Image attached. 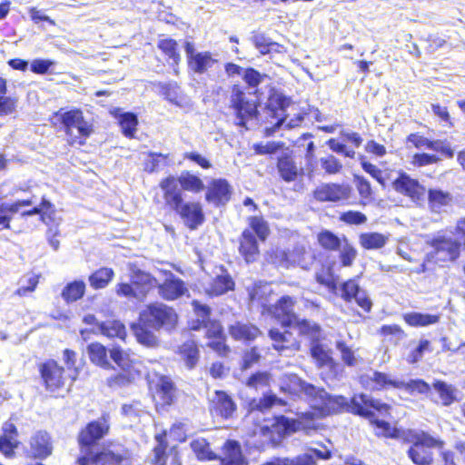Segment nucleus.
I'll return each instance as SVG.
<instances>
[{
	"label": "nucleus",
	"instance_id": "obj_1",
	"mask_svg": "<svg viewBox=\"0 0 465 465\" xmlns=\"http://www.w3.org/2000/svg\"><path fill=\"white\" fill-rule=\"evenodd\" d=\"M280 389L291 395H304L311 406L322 416L337 412L347 405L346 398L331 396L323 389L306 383L296 374H283L280 379Z\"/></svg>",
	"mask_w": 465,
	"mask_h": 465
},
{
	"label": "nucleus",
	"instance_id": "obj_2",
	"mask_svg": "<svg viewBox=\"0 0 465 465\" xmlns=\"http://www.w3.org/2000/svg\"><path fill=\"white\" fill-rule=\"evenodd\" d=\"M430 259L437 262H453L460 256V246H465V218L460 219L454 232L450 231L432 239Z\"/></svg>",
	"mask_w": 465,
	"mask_h": 465
},
{
	"label": "nucleus",
	"instance_id": "obj_3",
	"mask_svg": "<svg viewBox=\"0 0 465 465\" xmlns=\"http://www.w3.org/2000/svg\"><path fill=\"white\" fill-rule=\"evenodd\" d=\"M349 408L351 412L370 419L376 425L378 430L376 431L377 435L385 437L395 436V429L389 422L376 419L374 413L377 411L380 415L388 414L391 408L390 405L382 403L378 400H373L368 395L360 394L351 398Z\"/></svg>",
	"mask_w": 465,
	"mask_h": 465
},
{
	"label": "nucleus",
	"instance_id": "obj_4",
	"mask_svg": "<svg viewBox=\"0 0 465 465\" xmlns=\"http://www.w3.org/2000/svg\"><path fill=\"white\" fill-rule=\"evenodd\" d=\"M407 440L411 444L407 451L408 457L416 465H431L433 453L430 449H441L445 444L424 431H410Z\"/></svg>",
	"mask_w": 465,
	"mask_h": 465
},
{
	"label": "nucleus",
	"instance_id": "obj_5",
	"mask_svg": "<svg viewBox=\"0 0 465 465\" xmlns=\"http://www.w3.org/2000/svg\"><path fill=\"white\" fill-rule=\"evenodd\" d=\"M139 316L141 322L153 331L161 329L171 331L176 326L178 321V315L174 309L163 302L148 304Z\"/></svg>",
	"mask_w": 465,
	"mask_h": 465
},
{
	"label": "nucleus",
	"instance_id": "obj_6",
	"mask_svg": "<svg viewBox=\"0 0 465 465\" xmlns=\"http://www.w3.org/2000/svg\"><path fill=\"white\" fill-rule=\"evenodd\" d=\"M61 121L70 144H84L85 140L93 132L92 124L84 120L80 110H71L61 114Z\"/></svg>",
	"mask_w": 465,
	"mask_h": 465
},
{
	"label": "nucleus",
	"instance_id": "obj_7",
	"mask_svg": "<svg viewBox=\"0 0 465 465\" xmlns=\"http://www.w3.org/2000/svg\"><path fill=\"white\" fill-rule=\"evenodd\" d=\"M311 356L314 360L316 366L322 370L323 374L326 371V378L333 380L338 378L342 368L340 363L336 362L332 358L331 350L325 344L318 341H313L311 344Z\"/></svg>",
	"mask_w": 465,
	"mask_h": 465
},
{
	"label": "nucleus",
	"instance_id": "obj_8",
	"mask_svg": "<svg viewBox=\"0 0 465 465\" xmlns=\"http://www.w3.org/2000/svg\"><path fill=\"white\" fill-rule=\"evenodd\" d=\"M39 371L45 389L53 392L64 386L67 377L72 380L75 379L74 374L68 372L66 374V371L54 360L41 363Z\"/></svg>",
	"mask_w": 465,
	"mask_h": 465
},
{
	"label": "nucleus",
	"instance_id": "obj_9",
	"mask_svg": "<svg viewBox=\"0 0 465 465\" xmlns=\"http://www.w3.org/2000/svg\"><path fill=\"white\" fill-rule=\"evenodd\" d=\"M110 430L108 418L105 416L89 422L84 429L81 430L78 436V441L84 453L89 452V449L99 440L106 436Z\"/></svg>",
	"mask_w": 465,
	"mask_h": 465
},
{
	"label": "nucleus",
	"instance_id": "obj_10",
	"mask_svg": "<svg viewBox=\"0 0 465 465\" xmlns=\"http://www.w3.org/2000/svg\"><path fill=\"white\" fill-rule=\"evenodd\" d=\"M312 415V413H303L302 417L298 420L289 419L284 416L276 417L272 427L282 435L300 430H303L306 434H309L312 430H316Z\"/></svg>",
	"mask_w": 465,
	"mask_h": 465
},
{
	"label": "nucleus",
	"instance_id": "obj_11",
	"mask_svg": "<svg viewBox=\"0 0 465 465\" xmlns=\"http://www.w3.org/2000/svg\"><path fill=\"white\" fill-rule=\"evenodd\" d=\"M159 296L165 301H175L188 295L186 283L171 272H164V279L157 284Z\"/></svg>",
	"mask_w": 465,
	"mask_h": 465
},
{
	"label": "nucleus",
	"instance_id": "obj_12",
	"mask_svg": "<svg viewBox=\"0 0 465 465\" xmlns=\"http://www.w3.org/2000/svg\"><path fill=\"white\" fill-rule=\"evenodd\" d=\"M193 306L197 316V320L196 322H192L191 328L193 330H200L201 328L205 329L206 335L211 341L223 336L221 324L216 322L210 321V308L206 305L201 304L197 301L193 302Z\"/></svg>",
	"mask_w": 465,
	"mask_h": 465
},
{
	"label": "nucleus",
	"instance_id": "obj_13",
	"mask_svg": "<svg viewBox=\"0 0 465 465\" xmlns=\"http://www.w3.org/2000/svg\"><path fill=\"white\" fill-rule=\"evenodd\" d=\"M313 195L320 202H340L350 197L351 187L345 183H322L314 190Z\"/></svg>",
	"mask_w": 465,
	"mask_h": 465
},
{
	"label": "nucleus",
	"instance_id": "obj_14",
	"mask_svg": "<svg viewBox=\"0 0 465 465\" xmlns=\"http://www.w3.org/2000/svg\"><path fill=\"white\" fill-rule=\"evenodd\" d=\"M111 359L120 367L126 374H121L114 378V383L124 385L134 379L135 371L134 370V361L128 351L122 350L120 347H114L110 351Z\"/></svg>",
	"mask_w": 465,
	"mask_h": 465
},
{
	"label": "nucleus",
	"instance_id": "obj_15",
	"mask_svg": "<svg viewBox=\"0 0 465 465\" xmlns=\"http://www.w3.org/2000/svg\"><path fill=\"white\" fill-rule=\"evenodd\" d=\"M209 408L213 415L223 419H231L236 411V403L225 391H215L210 397Z\"/></svg>",
	"mask_w": 465,
	"mask_h": 465
},
{
	"label": "nucleus",
	"instance_id": "obj_16",
	"mask_svg": "<svg viewBox=\"0 0 465 465\" xmlns=\"http://www.w3.org/2000/svg\"><path fill=\"white\" fill-rule=\"evenodd\" d=\"M269 336L272 341L273 348L282 355L292 356L300 350L299 341L289 331H280L277 329H272Z\"/></svg>",
	"mask_w": 465,
	"mask_h": 465
},
{
	"label": "nucleus",
	"instance_id": "obj_17",
	"mask_svg": "<svg viewBox=\"0 0 465 465\" xmlns=\"http://www.w3.org/2000/svg\"><path fill=\"white\" fill-rule=\"evenodd\" d=\"M294 303L292 298L283 296L270 309V312L282 326L291 327L297 318L293 312Z\"/></svg>",
	"mask_w": 465,
	"mask_h": 465
},
{
	"label": "nucleus",
	"instance_id": "obj_18",
	"mask_svg": "<svg viewBox=\"0 0 465 465\" xmlns=\"http://www.w3.org/2000/svg\"><path fill=\"white\" fill-rule=\"evenodd\" d=\"M392 185L396 192L410 197L413 202L423 199L426 192L425 188L417 180L404 173L401 174Z\"/></svg>",
	"mask_w": 465,
	"mask_h": 465
},
{
	"label": "nucleus",
	"instance_id": "obj_19",
	"mask_svg": "<svg viewBox=\"0 0 465 465\" xmlns=\"http://www.w3.org/2000/svg\"><path fill=\"white\" fill-rule=\"evenodd\" d=\"M361 383L371 390H384L390 387L396 388L403 385L402 381L392 379L391 375L373 371L371 373L364 374L361 377Z\"/></svg>",
	"mask_w": 465,
	"mask_h": 465
},
{
	"label": "nucleus",
	"instance_id": "obj_20",
	"mask_svg": "<svg viewBox=\"0 0 465 465\" xmlns=\"http://www.w3.org/2000/svg\"><path fill=\"white\" fill-rule=\"evenodd\" d=\"M15 416L12 415L2 426L3 434L0 436V452L5 456H11L15 449L18 447V430L14 423Z\"/></svg>",
	"mask_w": 465,
	"mask_h": 465
},
{
	"label": "nucleus",
	"instance_id": "obj_21",
	"mask_svg": "<svg viewBox=\"0 0 465 465\" xmlns=\"http://www.w3.org/2000/svg\"><path fill=\"white\" fill-rule=\"evenodd\" d=\"M98 465H122L130 459L129 451L122 445H113L94 456Z\"/></svg>",
	"mask_w": 465,
	"mask_h": 465
},
{
	"label": "nucleus",
	"instance_id": "obj_22",
	"mask_svg": "<svg viewBox=\"0 0 465 465\" xmlns=\"http://www.w3.org/2000/svg\"><path fill=\"white\" fill-rule=\"evenodd\" d=\"M232 104L237 112L239 125H244L245 120L256 115L257 109L254 103L245 101L244 94L239 89H233L232 95Z\"/></svg>",
	"mask_w": 465,
	"mask_h": 465
},
{
	"label": "nucleus",
	"instance_id": "obj_23",
	"mask_svg": "<svg viewBox=\"0 0 465 465\" xmlns=\"http://www.w3.org/2000/svg\"><path fill=\"white\" fill-rule=\"evenodd\" d=\"M180 186L179 182L174 176H168L160 183L166 204L174 211L183 203Z\"/></svg>",
	"mask_w": 465,
	"mask_h": 465
},
{
	"label": "nucleus",
	"instance_id": "obj_24",
	"mask_svg": "<svg viewBox=\"0 0 465 465\" xmlns=\"http://www.w3.org/2000/svg\"><path fill=\"white\" fill-rule=\"evenodd\" d=\"M231 186L224 179L213 180L206 193V200L215 205L224 204L231 197Z\"/></svg>",
	"mask_w": 465,
	"mask_h": 465
},
{
	"label": "nucleus",
	"instance_id": "obj_25",
	"mask_svg": "<svg viewBox=\"0 0 465 465\" xmlns=\"http://www.w3.org/2000/svg\"><path fill=\"white\" fill-rule=\"evenodd\" d=\"M53 444L46 431L39 430L30 439V451L35 458L45 459L51 455Z\"/></svg>",
	"mask_w": 465,
	"mask_h": 465
},
{
	"label": "nucleus",
	"instance_id": "obj_26",
	"mask_svg": "<svg viewBox=\"0 0 465 465\" xmlns=\"http://www.w3.org/2000/svg\"><path fill=\"white\" fill-rule=\"evenodd\" d=\"M220 459L222 465H248L242 453L241 445L236 440H229L223 444Z\"/></svg>",
	"mask_w": 465,
	"mask_h": 465
},
{
	"label": "nucleus",
	"instance_id": "obj_27",
	"mask_svg": "<svg viewBox=\"0 0 465 465\" xmlns=\"http://www.w3.org/2000/svg\"><path fill=\"white\" fill-rule=\"evenodd\" d=\"M175 211L184 219L185 223L191 229L197 228L203 222L204 217L199 203H185L181 204Z\"/></svg>",
	"mask_w": 465,
	"mask_h": 465
},
{
	"label": "nucleus",
	"instance_id": "obj_28",
	"mask_svg": "<svg viewBox=\"0 0 465 465\" xmlns=\"http://www.w3.org/2000/svg\"><path fill=\"white\" fill-rule=\"evenodd\" d=\"M131 282L139 290L144 292V298L154 287H157L158 281L148 272H145L134 265L130 266Z\"/></svg>",
	"mask_w": 465,
	"mask_h": 465
},
{
	"label": "nucleus",
	"instance_id": "obj_29",
	"mask_svg": "<svg viewBox=\"0 0 465 465\" xmlns=\"http://www.w3.org/2000/svg\"><path fill=\"white\" fill-rule=\"evenodd\" d=\"M239 251L247 262L255 261L259 256L257 241L251 231L242 232Z\"/></svg>",
	"mask_w": 465,
	"mask_h": 465
},
{
	"label": "nucleus",
	"instance_id": "obj_30",
	"mask_svg": "<svg viewBox=\"0 0 465 465\" xmlns=\"http://www.w3.org/2000/svg\"><path fill=\"white\" fill-rule=\"evenodd\" d=\"M303 256L304 252L301 249H297L292 252L284 250H276L273 262L283 268H288L292 265L304 267Z\"/></svg>",
	"mask_w": 465,
	"mask_h": 465
},
{
	"label": "nucleus",
	"instance_id": "obj_31",
	"mask_svg": "<svg viewBox=\"0 0 465 465\" xmlns=\"http://www.w3.org/2000/svg\"><path fill=\"white\" fill-rule=\"evenodd\" d=\"M331 458V452L327 450H320L311 449L307 452L299 455L293 459L289 458L288 465H316L317 460H328Z\"/></svg>",
	"mask_w": 465,
	"mask_h": 465
},
{
	"label": "nucleus",
	"instance_id": "obj_32",
	"mask_svg": "<svg viewBox=\"0 0 465 465\" xmlns=\"http://www.w3.org/2000/svg\"><path fill=\"white\" fill-rule=\"evenodd\" d=\"M428 198L430 208L435 213H440L444 207L450 205L453 201L450 193L440 189L429 190Z\"/></svg>",
	"mask_w": 465,
	"mask_h": 465
},
{
	"label": "nucleus",
	"instance_id": "obj_33",
	"mask_svg": "<svg viewBox=\"0 0 465 465\" xmlns=\"http://www.w3.org/2000/svg\"><path fill=\"white\" fill-rule=\"evenodd\" d=\"M131 329L137 340V341L147 347H153L157 344V337L147 325L143 324L141 321L134 323Z\"/></svg>",
	"mask_w": 465,
	"mask_h": 465
},
{
	"label": "nucleus",
	"instance_id": "obj_34",
	"mask_svg": "<svg viewBox=\"0 0 465 465\" xmlns=\"http://www.w3.org/2000/svg\"><path fill=\"white\" fill-rule=\"evenodd\" d=\"M230 334L235 340L252 341L260 334V331L254 325L236 322L230 327Z\"/></svg>",
	"mask_w": 465,
	"mask_h": 465
},
{
	"label": "nucleus",
	"instance_id": "obj_35",
	"mask_svg": "<svg viewBox=\"0 0 465 465\" xmlns=\"http://www.w3.org/2000/svg\"><path fill=\"white\" fill-rule=\"evenodd\" d=\"M335 348L340 352L341 359L346 366L355 367L361 363L362 359L357 354V350H353L344 341H336Z\"/></svg>",
	"mask_w": 465,
	"mask_h": 465
},
{
	"label": "nucleus",
	"instance_id": "obj_36",
	"mask_svg": "<svg viewBox=\"0 0 465 465\" xmlns=\"http://www.w3.org/2000/svg\"><path fill=\"white\" fill-rule=\"evenodd\" d=\"M99 331L109 338H119L124 340L126 336L125 326L117 320H109L98 324Z\"/></svg>",
	"mask_w": 465,
	"mask_h": 465
},
{
	"label": "nucleus",
	"instance_id": "obj_37",
	"mask_svg": "<svg viewBox=\"0 0 465 465\" xmlns=\"http://www.w3.org/2000/svg\"><path fill=\"white\" fill-rule=\"evenodd\" d=\"M87 353L91 361L104 369H109L111 364L107 358V350L101 343H91L87 347Z\"/></svg>",
	"mask_w": 465,
	"mask_h": 465
},
{
	"label": "nucleus",
	"instance_id": "obj_38",
	"mask_svg": "<svg viewBox=\"0 0 465 465\" xmlns=\"http://www.w3.org/2000/svg\"><path fill=\"white\" fill-rule=\"evenodd\" d=\"M432 388L438 393L440 401L443 406H450L457 400L456 389L445 381H436L432 384Z\"/></svg>",
	"mask_w": 465,
	"mask_h": 465
},
{
	"label": "nucleus",
	"instance_id": "obj_39",
	"mask_svg": "<svg viewBox=\"0 0 465 465\" xmlns=\"http://www.w3.org/2000/svg\"><path fill=\"white\" fill-rule=\"evenodd\" d=\"M403 319L412 327H425L437 323L440 321V316L429 313L409 312L403 315Z\"/></svg>",
	"mask_w": 465,
	"mask_h": 465
},
{
	"label": "nucleus",
	"instance_id": "obj_40",
	"mask_svg": "<svg viewBox=\"0 0 465 465\" xmlns=\"http://www.w3.org/2000/svg\"><path fill=\"white\" fill-rule=\"evenodd\" d=\"M190 446L196 458L201 461L217 459L216 454L211 450L210 444L203 438L193 440Z\"/></svg>",
	"mask_w": 465,
	"mask_h": 465
},
{
	"label": "nucleus",
	"instance_id": "obj_41",
	"mask_svg": "<svg viewBox=\"0 0 465 465\" xmlns=\"http://www.w3.org/2000/svg\"><path fill=\"white\" fill-rule=\"evenodd\" d=\"M114 272L111 268L103 267L89 276L90 286L95 290L105 288L113 280Z\"/></svg>",
	"mask_w": 465,
	"mask_h": 465
},
{
	"label": "nucleus",
	"instance_id": "obj_42",
	"mask_svg": "<svg viewBox=\"0 0 465 465\" xmlns=\"http://www.w3.org/2000/svg\"><path fill=\"white\" fill-rule=\"evenodd\" d=\"M216 62L209 52L196 53L189 61V66L198 74H203Z\"/></svg>",
	"mask_w": 465,
	"mask_h": 465
},
{
	"label": "nucleus",
	"instance_id": "obj_43",
	"mask_svg": "<svg viewBox=\"0 0 465 465\" xmlns=\"http://www.w3.org/2000/svg\"><path fill=\"white\" fill-rule=\"evenodd\" d=\"M292 327L296 328L300 334L309 337L312 342L318 341L322 336L321 327L313 322L307 320L299 321L296 318V322Z\"/></svg>",
	"mask_w": 465,
	"mask_h": 465
},
{
	"label": "nucleus",
	"instance_id": "obj_44",
	"mask_svg": "<svg viewBox=\"0 0 465 465\" xmlns=\"http://www.w3.org/2000/svg\"><path fill=\"white\" fill-rule=\"evenodd\" d=\"M388 242V237L379 232H364L359 237V242L364 249H381Z\"/></svg>",
	"mask_w": 465,
	"mask_h": 465
},
{
	"label": "nucleus",
	"instance_id": "obj_45",
	"mask_svg": "<svg viewBox=\"0 0 465 465\" xmlns=\"http://www.w3.org/2000/svg\"><path fill=\"white\" fill-rule=\"evenodd\" d=\"M234 282L229 274L218 275L211 283L207 292L210 295H221L229 290H232Z\"/></svg>",
	"mask_w": 465,
	"mask_h": 465
},
{
	"label": "nucleus",
	"instance_id": "obj_46",
	"mask_svg": "<svg viewBox=\"0 0 465 465\" xmlns=\"http://www.w3.org/2000/svg\"><path fill=\"white\" fill-rule=\"evenodd\" d=\"M173 382L167 377H161L157 383L156 397L163 405H169L172 403L173 399Z\"/></svg>",
	"mask_w": 465,
	"mask_h": 465
},
{
	"label": "nucleus",
	"instance_id": "obj_47",
	"mask_svg": "<svg viewBox=\"0 0 465 465\" xmlns=\"http://www.w3.org/2000/svg\"><path fill=\"white\" fill-rule=\"evenodd\" d=\"M85 292V283L83 281H74L68 283L62 292V297L66 302H76Z\"/></svg>",
	"mask_w": 465,
	"mask_h": 465
},
{
	"label": "nucleus",
	"instance_id": "obj_48",
	"mask_svg": "<svg viewBox=\"0 0 465 465\" xmlns=\"http://www.w3.org/2000/svg\"><path fill=\"white\" fill-rule=\"evenodd\" d=\"M180 354L189 369L193 368L199 357L197 346L193 341H188L180 347Z\"/></svg>",
	"mask_w": 465,
	"mask_h": 465
},
{
	"label": "nucleus",
	"instance_id": "obj_49",
	"mask_svg": "<svg viewBox=\"0 0 465 465\" xmlns=\"http://www.w3.org/2000/svg\"><path fill=\"white\" fill-rule=\"evenodd\" d=\"M278 170L281 176L287 182L294 181L298 174V169L289 156H282L279 159Z\"/></svg>",
	"mask_w": 465,
	"mask_h": 465
},
{
	"label": "nucleus",
	"instance_id": "obj_50",
	"mask_svg": "<svg viewBox=\"0 0 465 465\" xmlns=\"http://www.w3.org/2000/svg\"><path fill=\"white\" fill-rule=\"evenodd\" d=\"M183 190L198 193L204 188L203 181L196 175L189 173H182L177 179Z\"/></svg>",
	"mask_w": 465,
	"mask_h": 465
},
{
	"label": "nucleus",
	"instance_id": "obj_51",
	"mask_svg": "<svg viewBox=\"0 0 465 465\" xmlns=\"http://www.w3.org/2000/svg\"><path fill=\"white\" fill-rule=\"evenodd\" d=\"M318 242L322 248L335 251L341 247L343 242V238L340 239L330 231H323L318 234Z\"/></svg>",
	"mask_w": 465,
	"mask_h": 465
},
{
	"label": "nucleus",
	"instance_id": "obj_52",
	"mask_svg": "<svg viewBox=\"0 0 465 465\" xmlns=\"http://www.w3.org/2000/svg\"><path fill=\"white\" fill-rule=\"evenodd\" d=\"M283 404H285V402L282 399L277 398L275 395H266L258 401L253 400L250 403V407L252 412L254 411H265L274 405Z\"/></svg>",
	"mask_w": 465,
	"mask_h": 465
},
{
	"label": "nucleus",
	"instance_id": "obj_53",
	"mask_svg": "<svg viewBox=\"0 0 465 465\" xmlns=\"http://www.w3.org/2000/svg\"><path fill=\"white\" fill-rule=\"evenodd\" d=\"M157 45L169 59L173 60V64H177L179 63L181 56L177 52V43L175 40L171 38L161 39Z\"/></svg>",
	"mask_w": 465,
	"mask_h": 465
},
{
	"label": "nucleus",
	"instance_id": "obj_54",
	"mask_svg": "<svg viewBox=\"0 0 465 465\" xmlns=\"http://www.w3.org/2000/svg\"><path fill=\"white\" fill-rule=\"evenodd\" d=\"M115 292L119 296L134 299L139 302L143 301L144 299V292L139 291L132 282L118 283L115 287Z\"/></svg>",
	"mask_w": 465,
	"mask_h": 465
},
{
	"label": "nucleus",
	"instance_id": "obj_55",
	"mask_svg": "<svg viewBox=\"0 0 465 465\" xmlns=\"http://www.w3.org/2000/svg\"><path fill=\"white\" fill-rule=\"evenodd\" d=\"M119 122L123 134L127 137H133L138 124L136 115L132 113H124L120 115Z\"/></svg>",
	"mask_w": 465,
	"mask_h": 465
},
{
	"label": "nucleus",
	"instance_id": "obj_56",
	"mask_svg": "<svg viewBox=\"0 0 465 465\" xmlns=\"http://www.w3.org/2000/svg\"><path fill=\"white\" fill-rule=\"evenodd\" d=\"M39 282L37 275H28L22 278L19 282V288L15 291V294L18 296H25L30 292H33Z\"/></svg>",
	"mask_w": 465,
	"mask_h": 465
},
{
	"label": "nucleus",
	"instance_id": "obj_57",
	"mask_svg": "<svg viewBox=\"0 0 465 465\" xmlns=\"http://www.w3.org/2000/svg\"><path fill=\"white\" fill-rule=\"evenodd\" d=\"M340 259L343 266H351L357 256L356 249L348 242L343 237V242L341 245Z\"/></svg>",
	"mask_w": 465,
	"mask_h": 465
},
{
	"label": "nucleus",
	"instance_id": "obj_58",
	"mask_svg": "<svg viewBox=\"0 0 465 465\" xmlns=\"http://www.w3.org/2000/svg\"><path fill=\"white\" fill-rule=\"evenodd\" d=\"M249 224L261 241H265L269 235V227L267 223L262 217L253 216L249 218Z\"/></svg>",
	"mask_w": 465,
	"mask_h": 465
},
{
	"label": "nucleus",
	"instance_id": "obj_59",
	"mask_svg": "<svg viewBox=\"0 0 465 465\" xmlns=\"http://www.w3.org/2000/svg\"><path fill=\"white\" fill-rule=\"evenodd\" d=\"M252 41L254 46L262 54L270 53L274 46H277L276 43L272 42L269 38L261 33L255 34L252 36Z\"/></svg>",
	"mask_w": 465,
	"mask_h": 465
},
{
	"label": "nucleus",
	"instance_id": "obj_60",
	"mask_svg": "<svg viewBox=\"0 0 465 465\" xmlns=\"http://www.w3.org/2000/svg\"><path fill=\"white\" fill-rule=\"evenodd\" d=\"M398 389H404L410 393L417 391L420 394H426L430 391V386L423 380H411L409 382L403 381V385Z\"/></svg>",
	"mask_w": 465,
	"mask_h": 465
},
{
	"label": "nucleus",
	"instance_id": "obj_61",
	"mask_svg": "<svg viewBox=\"0 0 465 465\" xmlns=\"http://www.w3.org/2000/svg\"><path fill=\"white\" fill-rule=\"evenodd\" d=\"M361 291L358 283L354 280H349L343 282L340 288L341 296L348 302L354 299Z\"/></svg>",
	"mask_w": 465,
	"mask_h": 465
},
{
	"label": "nucleus",
	"instance_id": "obj_62",
	"mask_svg": "<svg viewBox=\"0 0 465 465\" xmlns=\"http://www.w3.org/2000/svg\"><path fill=\"white\" fill-rule=\"evenodd\" d=\"M321 166L329 174H335L340 173L342 168V164L333 155L321 158Z\"/></svg>",
	"mask_w": 465,
	"mask_h": 465
},
{
	"label": "nucleus",
	"instance_id": "obj_63",
	"mask_svg": "<svg viewBox=\"0 0 465 465\" xmlns=\"http://www.w3.org/2000/svg\"><path fill=\"white\" fill-rule=\"evenodd\" d=\"M341 221L347 224H363L367 222V217L361 212L348 211L341 214Z\"/></svg>",
	"mask_w": 465,
	"mask_h": 465
},
{
	"label": "nucleus",
	"instance_id": "obj_64",
	"mask_svg": "<svg viewBox=\"0 0 465 465\" xmlns=\"http://www.w3.org/2000/svg\"><path fill=\"white\" fill-rule=\"evenodd\" d=\"M271 292L268 284L259 282L255 283L253 287L249 290L250 300L254 302L258 301L263 305V296Z\"/></svg>",
	"mask_w": 465,
	"mask_h": 465
}]
</instances>
